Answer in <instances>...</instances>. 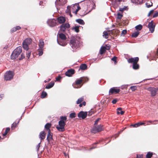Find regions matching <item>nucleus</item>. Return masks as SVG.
<instances>
[{
	"label": "nucleus",
	"mask_w": 158,
	"mask_h": 158,
	"mask_svg": "<svg viewBox=\"0 0 158 158\" xmlns=\"http://www.w3.org/2000/svg\"><path fill=\"white\" fill-rule=\"evenodd\" d=\"M139 60V58L138 57H135L130 58L127 60V61L129 63H132L133 68L134 69L136 70L139 69V65L137 64Z\"/></svg>",
	"instance_id": "1"
},
{
	"label": "nucleus",
	"mask_w": 158,
	"mask_h": 158,
	"mask_svg": "<svg viewBox=\"0 0 158 158\" xmlns=\"http://www.w3.org/2000/svg\"><path fill=\"white\" fill-rule=\"evenodd\" d=\"M22 52V48L21 46L17 48L14 50L10 56L11 59L14 60L17 58Z\"/></svg>",
	"instance_id": "2"
},
{
	"label": "nucleus",
	"mask_w": 158,
	"mask_h": 158,
	"mask_svg": "<svg viewBox=\"0 0 158 158\" xmlns=\"http://www.w3.org/2000/svg\"><path fill=\"white\" fill-rule=\"evenodd\" d=\"M80 42L77 40L72 39L70 40V45L73 49H77L79 47Z\"/></svg>",
	"instance_id": "3"
},
{
	"label": "nucleus",
	"mask_w": 158,
	"mask_h": 158,
	"mask_svg": "<svg viewBox=\"0 0 158 158\" xmlns=\"http://www.w3.org/2000/svg\"><path fill=\"white\" fill-rule=\"evenodd\" d=\"M32 42L31 39L28 38L25 39L22 44L23 48L26 51H28L29 49L28 45H30Z\"/></svg>",
	"instance_id": "4"
},
{
	"label": "nucleus",
	"mask_w": 158,
	"mask_h": 158,
	"mask_svg": "<svg viewBox=\"0 0 158 158\" xmlns=\"http://www.w3.org/2000/svg\"><path fill=\"white\" fill-rule=\"evenodd\" d=\"M14 73L11 71L6 72L4 75V79L6 81H10L13 78Z\"/></svg>",
	"instance_id": "5"
},
{
	"label": "nucleus",
	"mask_w": 158,
	"mask_h": 158,
	"mask_svg": "<svg viewBox=\"0 0 158 158\" xmlns=\"http://www.w3.org/2000/svg\"><path fill=\"white\" fill-rule=\"evenodd\" d=\"M65 124V122L59 121L58 122V126L56 127V128L59 131H63L65 130L64 126Z\"/></svg>",
	"instance_id": "6"
},
{
	"label": "nucleus",
	"mask_w": 158,
	"mask_h": 158,
	"mask_svg": "<svg viewBox=\"0 0 158 158\" xmlns=\"http://www.w3.org/2000/svg\"><path fill=\"white\" fill-rule=\"evenodd\" d=\"M71 12L75 15L77 14L78 11L81 9L79 4H75L70 6Z\"/></svg>",
	"instance_id": "7"
},
{
	"label": "nucleus",
	"mask_w": 158,
	"mask_h": 158,
	"mask_svg": "<svg viewBox=\"0 0 158 158\" xmlns=\"http://www.w3.org/2000/svg\"><path fill=\"white\" fill-rule=\"evenodd\" d=\"M102 125L100 124L97 126H94L92 130V132L94 133H96L101 131L102 130Z\"/></svg>",
	"instance_id": "8"
},
{
	"label": "nucleus",
	"mask_w": 158,
	"mask_h": 158,
	"mask_svg": "<svg viewBox=\"0 0 158 158\" xmlns=\"http://www.w3.org/2000/svg\"><path fill=\"white\" fill-rule=\"evenodd\" d=\"M70 27V25L68 23L62 24L60 27V30L61 31L64 32L66 29L69 28Z\"/></svg>",
	"instance_id": "9"
},
{
	"label": "nucleus",
	"mask_w": 158,
	"mask_h": 158,
	"mask_svg": "<svg viewBox=\"0 0 158 158\" xmlns=\"http://www.w3.org/2000/svg\"><path fill=\"white\" fill-rule=\"evenodd\" d=\"M147 89L150 92L152 96H154L156 95L157 92L156 88L153 87H149Z\"/></svg>",
	"instance_id": "10"
},
{
	"label": "nucleus",
	"mask_w": 158,
	"mask_h": 158,
	"mask_svg": "<svg viewBox=\"0 0 158 158\" xmlns=\"http://www.w3.org/2000/svg\"><path fill=\"white\" fill-rule=\"evenodd\" d=\"M120 91V89H119L115 87H113L110 89L109 93L110 94H117Z\"/></svg>",
	"instance_id": "11"
},
{
	"label": "nucleus",
	"mask_w": 158,
	"mask_h": 158,
	"mask_svg": "<svg viewBox=\"0 0 158 158\" xmlns=\"http://www.w3.org/2000/svg\"><path fill=\"white\" fill-rule=\"evenodd\" d=\"M148 26L150 32L151 33H153L154 31L155 25L153 24V21L152 20L149 23Z\"/></svg>",
	"instance_id": "12"
},
{
	"label": "nucleus",
	"mask_w": 158,
	"mask_h": 158,
	"mask_svg": "<svg viewBox=\"0 0 158 158\" xmlns=\"http://www.w3.org/2000/svg\"><path fill=\"white\" fill-rule=\"evenodd\" d=\"M48 24L51 27H53L56 25V20L54 19L48 20L47 21Z\"/></svg>",
	"instance_id": "13"
},
{
	"label": "nucleus",
	"mask_w": 158,
	"mask_h": 158,
	"mask_svg": "<svg viewBox=\"0 0 158 158\" xmlns=\"http://www.w3.org/2000/svg\"><path fill=\"white\" fill-rule=\"evenodd\" d=\"M87 115V112H85L81 111L78 114V116L79 118H81L83 119L86 118Z\"/></svg>",
	"instance_id": "14"
},
{
	"label": "nucleus",
	"mask_w": 158,
	"mask_h": 158,
	"mask_svg": "<svg viewBox=\"0 0 158 158\" xmlns=\"http://www.w3.org/2000/svg\"><path fill=\"white\" fill-rule=\"evenodd\" d=\"M74 73V70L70 69L68 70L65 73V75L68 77H71Z\"/></svg>",
	"instance_id": "15"
},
{
	"label": "nucleus",
	"mask_w": 158,
	"mask_h": 158,
	"mask_svg": "<svg viewBox=\"0 0 158 158\" xmlns=\"http://www.w3.org/2000/svg\"><path fill=\"white\" fill-rule=\"evenodd\" d=\"M83 81V80L81 79L77 80L76 81L75 84L73 86V87L75 88L81 87V86H80V87H78L77 86L80 84Z\"/></svg>",
	"instance_id": "16"
},
{
	"label": "nucleus",
	"mask_w": 158,
	"mask_h": 158,
	"mask_svg": "<svg viewBox=\"0 0 158 158\" xmlns=\"http://www.w3.org/2000/svg\"><path fill=\"white\" fill-rule=\"evenodd\" d=\"M58 43L60 45L65 46L67 44V43L65 40H60L59 39L57 40Z\"/></svg>",
	"instance_id": "17"
},
{
	"label": "nucleus",
	"mask_w": 158,
	"mask_h": 158,
	"mask_svg": "<svg viewBox=\"0 0 158 158\" xmlns=\"http://www.w3.org/2000/svg\"><path fill=\"white\" fill-rule=\"evenodd\" d=\"M45 135L46 134L44 131H42L40 132L39 134V138L41 139V142L45 139Z\"/></svg>",
	"instance_id": "18"
},
{
	"label": "nucleus",
	"mask_w": 158,
	"mask_h": 158,
	"mask_svg": "<svg viewBox=\"0 0 158 158\" xmlns=\"http://www.w3.org/2000/svg\"><path fill=\"white\" fill-rule=\"evenodd\" d=\"M57 20L61 24L65 22V17L63 16H60L57 18Z\"/></svg>",
	"instance_id": "19"
},
{
	"label": "nucleus",
	"mask_w": 158,
	"mask_h": 158,
	"mask_svg": "<svg viewBox=\"0 0 158 158\" xmlns=\"http://www.w3.org/2000/svg\"><path fill=\"white\" fill-rule=\"evenodd\" d=\"M58 35L59 36V38H60L62 40H65L66 39V37L65 35L62 33H58Z\"/></svg>",
	"instance_id": "20"
},
{
	"label": "nucleus",
	"mask_w": 158,
	"mask_h": 158,
	"mask_svg": "<svg viewBox=\"0 0 158 158\" xmlns=\"http://www.w3.org/2000/svg\"><path fill=\"white\" fill-rule=\"evenodd\" d=\"M47 139L48 142H50L52 139V135L51 134L50 130H49Z\"/></svg>",
	"instance_id": "21"
},
{
	"label": "nucleus",
	"mask_w": 158,
	"mask_h": 158,
	"mask_svg": "<svg viewBox=\"0 0 158 158\" xmlns=\"http://www.w3.org/2000/svg\"><path fill=\"white\" fill-rule=\"evenodd\" d=\"M39 48H43L44 45V43L43 40L41 39L39 40Z\"/></svg>",
	"instance_id": "22"
},
{
	"label": "nucleus",
	"mask_w": 158,
	"mask_h": 158,
	"mask_svg": "<svg viewBox=\"0 0 158 158\" xmlns=\"http://www.w3.org/2000/svg\"><path fill=\"white\" fill-rule=\"evenodd\" d=\"M87 66L85 64H82L80 66L79 70L81 69L82 70H85L87 69Z\"/></svg>",
	"instance_id": "23"
},
{
	"label": "nucleus",
	"mask_w": 158,
	"mask_h": 158,
	"mask_svg": "<svg viewBox=\"0 0 158 158\" xmlns=\"http://www.w3.org/2000/svg\"><path fill=\"white\" fill-rule=\"evenodd\" d=\"M54 85V82H51L47 85L45 87V88L47 89H49L52 87Z\"/></svg>",
	"instance_id": "24"
},
{
	"label": "nucleus",
	"mask_w": 158,
	"mask_h": 158,
	"mask_svg": "<svg viewBox=\"0 0 158 158\" xmlns=\"http://www.w3.org/2000/svg\"><path fill=\"white\" fill-rule=\"evenodd\" d=\"M71 7L70 6H68L67 7V9L66 10V12L71 17H72L71 12Z\"/></svg>",
	"instance_id": "25"
},
{
	"label": "nucleus",
	"mask_w": 158,
	"mask_h": 158,
	"mask_svg": "<svg viewBox=\"0 0 158 158\" xmlns=\"http://www.w3.org/2000/svg\"><path fill=\"white\" fill-rule=\"evenodd\" d=\"M117 110V114H121L122 115L124 113V112L122 110V108L120 107L118 108Z\"/></svg>",
	"instance_id": "26"
},
{
	"label": "nucleus",
	"mask_w": 158,
	"mask_h": 158,
	"mask_svg": "<svg viewBox=\"0 0 158 158\" xmlns=\"http://www.w3.org/2000/svg\"><path fill=\"white\" fill-rule=\"evenodd\" d=\"M122 0H114V6L116 5L115 7H117L120 4Z\"/></svg>",
	"instance_id": "27"
},
{
	"label": "nucleus",
	"mask_w": 158,
	"mask_h": 158,
	"mask_svg": "<svg viewBox=\"0 0 158 158\" xmlns=\"http://www.w3.org/2000/svg\"><path fill=\"white\" fill-rule=\"evenodd\" d=\"M76 22L81 25H84L85 24V22L84 21L81 19H78L76 20Z\"/></svg>",
	"instance_id": "28"
},
{
	"label": "nucleus",
	"mask_w": 158,
	"mask_h": 158,
	"mask_svg": "<svg viewBox=\"0 0 158 158\" xmlns=\"http://www.w3.org/2000/svg\"><path fill=\"white\" fill-rule=\"evenodd\" d=\"M106 48L105 47H102L101 48L100 50V53L101 54H102L104 53L106 50Z\"/></svg>",
	"instance_id": "29"
},
{
	"label": "nucleus",
	"mask_w": 158,
	"mask_h": 158,
	"mask_svg": "<svg viewBox=\"0 0 158 158\" xmlns=\"http://www.w3.org/2000/svg\"><path fill=\"white\" fill-rule=\"evenodd\" d=\"M139 34V32L138 31H136L133 33L132 35V37L135 38L137 37Z\"/></svg>",
	"instance_id": "30"
},
{
	"label": "nucleus",
	"mask_w": 158,
	"mask_h": 158,
	"mask_svg": "<svg viewBox=\"0 0 158 158\" xmlns=\"http://www.w3.org/2000/svg\"><path fill=\"white\" fill-rule=\"evenodd\" d=\"M152 155L153 153L152 152H148L146 155V158H151Z\"/></svg>",
	"instance_id": "31"
},
{
	"label": "nucleus",
	"mask_w": 158,
	"mask_h": 158,
	"mask_svg": "<svg viewBox=\"0 0 158 158\" xmlns=\"http://www.w3.org/2000/svg\"><path fill=\"white\" fill-rule=\"evenodd\" d=\"M51 126V124L49 123H47L45 126V128L48 131V132L49 131V130H50L49 128Z\"/></svg>",
	"instance_id": "32"
},
{
	"label": "nucleus",
	"mask_w": 158,
	"mask_h": 158,
	"mask_svg": "<svg viewBox=\"0 0 158 158\" xmlns=\"http://www.w3.org/2000/svg\"><path fill=\"white\" fill-rule=\"evenodd\" d=\"M142 26L141 24L138 25L137 26H136L135 27V28L136 30H140L142 29Z\"/></svg>",
	"instance_id": "33"
},
{
	"label": "nucleus",
	"mask_w": 158,
	"mask_h": 158,
	"mask_svg": "<svg viewBox=\"0 0 158 158\" xmlns=\"http://www.w3.org/2000/svg\"><path fill=\"white\" fill-rule=\"evenodd\" d=\"M60 121H61L63 122H65L67 120V117L66 116H61L60 117Z\"/></svg>",
	"instance_id": "34"
},
{
	"label": "nucleus",
	"mask_w": 158,
	"mask_h": 158,
	"mask_svg": "<svg viewBox=\"0 0 158 158\" xmlns=\"http://www.w3.org/2000/svg\"><path fill=\"white\" fill-rule=\"evenodd\" d=\"M43 48H39L38 49V55L39 56H42L43 54Z\"/></svg>",
	"instance_id": "35"
},
{
	"label": "nucleus",
	"mask_w": 158,
	"mask_h": 158,
	"mask_svg": "<svg viewBox=\"0 0 158 158\" xmlns=\"http://www.w3.org/2000/svg\"><path fill=\"white\" fill-rule=\"evenodd\" d=\"M103 36L106 39H107L108 37V33L106 31H104L103 32Z\"/></svg>",
	"instance_id": "36"
},
{
	"label": "nucleus",
	"mask_w": 158,
	"mask_h": 158,
	"mask_svg": "<svg viewBox=\"0 0 158 158\" xmlns=\"http://www.w3.org/2000/svg\"><path fill=\"white\" fill-rule=\"evenodd\" d=\"M80 27V26H75V27H73L72 29H74L75 30V31H76V32L77 33L79 31V27Z\"/></svg>",
	"instance_id": "37"
},
{
	"label": "nucleus",
	"mask_w": 158,
	"mask_h": 158,
	"mask_svg": "<svg viewBox=\"0 0 158 158\" xmlns=\"http://www.w3.org/2000/svg\"><path fill=\"white\" fill-rule=\"evenodd\" d=\"M84 100V98L83 97L81 98H79L77 102V103L79 104L80 103Z\"/></svg>",
	"instance_id": "38"
},
{
	"label": "nucleus",
	"mask_w": 158,
	"mask_h": 158,
	"mask_svg": "<svg viewBox=\"0 0 158 158\" xmlns=\"http://www.w3.org/2000/svg\"><path fill=\"white\" fill-rule=\"evenodd\" d=\"M76 115L75 113H71L69 115V117L71 118H73L76 117Z\"/></svg>",
	"instance_id": "39"
},
{
	"label": "nucleus",
	"mask_w": 158,
	"mask_h": 158,
	"mask_svg": "<svg viewBox=\"0 0 158 158\" xmlns=\"http://www.w3.org/2000/svg\"><path fill=\"white\" fill-rule=\"evenodd\" d=\"M47 93L46 92H43L42 93V94L41 95V98H44L46 97V96H47Z\"/></svg>",
	"instance_id": "40"
},
{
	"label": "nucleus",
	"mask_w": 158,
	"mask_h": 158,
	"mask_svg": "<svg viewBox=\"0 0 158 158\" xmlns=\"http://www.w3.org/2000/svg\"><path fill=\"white\" fill-rule=\"evenodd\" d=\"M10 128L9 127H7L6 128L5 131V133L3 134V135L5 136L6 135H7L8 132L10 131Z\"/></svg>",
	"instance_id": "41"
},
{
	"label": "nucleus",
	"mask_w": 158,
	"mask_h": 158,
	"mask_svg": "<svg viewBox=\"0 0 158 158\" xmlns=\"http://www.w3.org/2000/svg\"><path fill=\"white\" fill-rule=\"evenodd\" d=\"M31 51L30 50H28L27 52V57L28 59H29L30 56Z\"/></svg>",
	"instance_id": "42"
},
{
	"label": "nucleus",
	"mask_w": 158,
	"mask_h": 158,
	"mask_svg": "<svg viewBox=\"0 0 158 158\" xmlns=\"http://www.w3.org/2000/svg\"><path fill=\"white\" fill-rule=\"evenodd\" d=\"M17 123H14L13 124H12L11 126V129H15V128L17 126Z\"/></svg>",
	"instance_id": "43"
},
{
	"label": "nucleus",
	"mask_w": 158,
	"mask_h": 158,
	"mask_svg": "<svg viewBox=\"0 0 158 158\" xmlns=\"http://www.w3.org/2000/svg\"><path fill=\"white\" fill-rule=\"evenodd\" d=\"M116 58H117V57L114 56L111 59V60L112 61L114 62L115 64H116V63H117V62L116 61Z\"/></svg>",
	"instance_id": "44"
},
{
	"label": "nucleus",
	"mask_w": 158,
	"mask_h": 158,
	"mask_svg": "<svg viewBox=\"0 0 158 158\" xmlns=\"http://www.w3.org/2000/svg\"><path fill=\"white\" fill-rule=\"evenodd\" d=\"M123 16V15L119 13H118L117 14V18L120 19Z\"/></svg>",
	"instance_id": "45"
},
{
	"label": "nucleus",
	"mask_w": 158,
	"mask_h": 158,
	"mask_svg": "<svg viewBox=\"0 0 158 158\" xmlns=\"http://www.w3.org/2000/svg\"><path fill=\"white\" fill-rule=\"evenodd\" d=\"M151 4L150 5L149 4L148 2H146V6L148 7V8H149L152 5V2H151Z\"/></svg>",
	"instance_id": "46"
},
{
	"label": "nucleus",
	"mask_w": 158,
	"mask_h": 158,
	"mask_svg": "<svg viewBox=\"0 0 158 158\" xmlns=\"http://www.w3.org/2000/svg\"><path fill=\"white\" fill-rule=\"evenodd\" d=\"M127 30H123L122 31V35L124 36L125 34H126L127 33Z\"/></svg>",
	"instance_id": "47"
},
{
	"label": "nucleus",
	"mask_w": 158,
	"mask_h": 158,
	"mask_svg": "<svg viewBox=\"0 0 158 158\" xmlns=\"http://www.w3.org/2000/svg\"><path fill=\"white\" fill-rule=\"evenodd\" d=\"M130 89L132 91H134L136 89V87L135 86H131L130 87Z\"/></svg>",
	"instance_id": "48"
},
{
	"label": "nucleus",
	"mask_w": 158,
	"mask_h": 158,
	"mask_svg": "<svg viewBox=\"0 0 158 158\" xmlns=\"http://www.w3.org/2000/svg\"><path fill=\"white\" fill-rule=\"evenodd\" d=\"M100 118H98L95 121L94 123V126L98 124L99 121L100 120Z\"/></svg>",
	"instance_id": "49"
},
{
	"label": "nucleus",
	"mask_w": 158,
	"mask_h": 158,
	"mask_svg": "<svg viewBox=\"0 0 158 158\" xmlns=\"http://www.w3.org/2000/svg\"><path fill=\"white\" fill-rule=\"evenodd\" d=\"M126 7L124 6L123 8H119V10L120 11H123V10H126Z\"/></svg>",
	"instance_id": "50"
},
{
	"label": "nucleus",
	"mask_w": 158,
	"mask_h": 158,
	"mask_svg": "<svg viewBox=\"0 0 158 158\" xmlns=\"http://www.w3.org/2000/svg\"><path fill=\"white\" fill-rule=\"evenodd\" d=\"M25 57V56L23 54H22L21 55V57L19 58V60H21L23 58H24Z\"/></svg>",
	"instance_id": "51"
},
{
	"label": "nucleus",
	"mask_w": 158,
	"mask_h": 158,
	"mask_svg": "<svg viewBox=\"0 0 158 158\" xmlns=\"http://www.w3.org/2000/svg\"><path fill=\"white\" fill-rule=\"evenodd\" d=\"M138 126L139 127L141 125H144L145 123H141V122H139L137 123Z\"/></svg>",
	"instance_id": "52"
},
{
	"label": "nucleus",
	"mask_w": 158,
	"mask_h": 158,
	"mask_svg": "<svg viewBox=\"0 0 158 158\" xmlns=\"http://www.w3.org/2000/svg\"><path fill=\"white\" fill-rule=\"evenodd\" d=\"M143 155L142 154L137 155V158H143Z\"/></svg>",
	"instance_id": "53"
},
{
	"label": "nucleus",
	"mask_w": 158,
	"mask_h": 158,
	"mask_svg": "<svg viewBox=\"0 0 158 158\" xmlns=\"http://www.w3.org/2000/svg\"><path fill=\"white\" fill-rule=\"evenodd\" d=\"M131 126H132L134 127H139L137 123L134 124H132L131 125Z\"/></svg>",
	"instance_id": "54"
},
{
	"label": "nucleus",
	"mask_w": 158,
	"mask_h": 158,
	"mask_svg": "<svg viewBox=\"0 0 158 158\" xmlns=\"http://www.w3.org/2000/svg\"><path fill=\"white\" fill-rule=\"evenodd\" d=\"M158 16V12L155 13L153 15V17L155 18L157 17Z\"/></svg>",
	"instance_id": "55"
},
{
	"label": "nucleus",
	"mask_w": 158,
	"mask_h": 158,
	"mask_svg": "<svg viewBox=\"0 0 158 158\" xmlns=\"http://www.w3.org/2000/svg\"><path fill=\"white\" fill-rule=\"evenodd\" d=\"M40 142H41L38 143V145H37L36 147V148L37 151H38L39 150V148L40 147Z\"/></svg>",
	"instance_id": "56"
},
{
	"label": "nucleus",
	"mask_w": 158,
	"mask_h": 158,
	"mask_svg": "<svg viewBox=\"0 0 158 158\" xmlns=\"http://www.w3.org/2000/svg\"><path fill=\"white\" fill-rule=\"evenodd\" d=\"M61 78V77L60 76H58L56 78V80L57 81H59Z\"/></svg>",
	"instance_id": "57"
},
{
	"label": "nucleus",
	"mask_w": 158,
	"mask_h": 158,
	"mask_svg": "<svg viewBox=\"0 0 158 158\" xmlns=\"http://www.w3.org/2000/svg\"><path fill=\"white\" fill-rule=\"evenodd\" d=\"M117 102V100L116 99H114L112 100V102L113 104H115Z\"/></svg>",
	"instance_id": "58"
},
{
	"label": "nucleus",
	"mask_w": 158,
	"mask_h": 158,
	"mask_svg": "<svg viewBox=\"0 0 158 158\" xmlns=\"http://www.w3.org/2000/svg\"><path fill=\"white\" fill-rule=\"evenodd\" d=\"M154 11V10H151L149 13L148 14V16H149L151 14H152V13H153Z\"/></svg>",
	"instance_id": "59"
},
{
	"label": "nucleus",
	"mask_w": 158,
	"mask_h": 158,
	"mask_svg": "<svg viewBox=\"0 0 158 158\" xmlns=\"http://www.w3.org/2000/svg\"><path fill=\"white\" fill-rule=\"evenodd\" d=\"M16 28H15V27H13L12 29H11V31L12 32H13L16 31Z\"/></svg>",
	"instance_id": "60"
},
{
	"label": "nucleus",
	"mask_w": 158,
	"mask_h": 158,
	"mask_svg": "<svg viewBox=\"0 0 158 158\" xmlns=\"http://www.w3.org/2000/svg\"><path fill=\"white\" fill-rule=\"evenodd\" d=\"M127 85H122L121 86V89H123L124 88H127Z\"/></svg>",
	"instance_id": "61"
},
{
	"label": "nucleus",
	"mask_w": 158,
	"mask_h": 158,
	"mask_svg": "<svg viewBox=\"0 0 158 158\" xmlns=\"http://www.w3.org/2000/svg\"><path fill=\"white\" fill-rule=\"evenodd\" d=\"M15 28H16V30H19L21 29V27L19 26H17L16 27H15Z\"/></svg>",
	"instance_id": "62"
},
{
	"label": "nucleus",
	"mask_w": 158,
	"mask_h": 158,
	"mask_svg": "<svg viewBox=\"0 0 158 158\" xmlns=\"http://www.w3.org/2000/svg\"><path fill=\"white\" fill-rule=\"evenodd\" d=\"M158 121V120H154V121H147V123H152V122H156V121Z\"/></svg>",
	"instance_id": "63"
},
{
	"label": "nucleus",
	"mask_w": 158,
	"mask_h": 158,
	"mask_svg": "<svg viewBox=\"0 0 158 158\" xmlns=\"http://www.w3.org/2000/svg\"><path fill=\"white\" fill-rule=\"evenodd\" d=\"M3 94H2L0 95V100H1L2 98L3 97Z\"/></svg>",
	"instance_id": "64"
}]
</instances>
